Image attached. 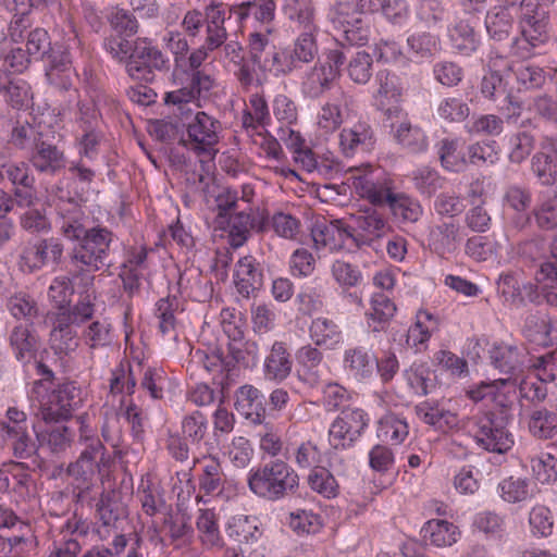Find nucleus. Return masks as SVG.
<instances>
[{
	"mask_svg": "<svg viewBox=\"0 0 557 557\" xmlns=\"http://www.w3.org/2000/svg\"><path fill=\"white\" fill-rule=\"evenodd\" d=\"M519 35L511 40V53L522 60L549 40V13L539 0H521L518 12Z\"/></svg>",
	"mask_w": 557,
	"mask_h": 557,
	"instance_id": "nucleus-1",
	"label": "nucleus"
},
{
	"mask_svg": "<svg viewBox=\"0 0 557 557\" xmlns=\"http://www.w3.org/2000/svg\"><path fill=\"white\" fill-rule=\"evenodd\" d=\"M77 444L82 447L78 458L67 467V473L76 479L89 480L110 467L111 456L91 425L87 414L76 418Z\"/></svg>",
	"mask_w": 557,
	"mask_h": 557,
	"instance_id": "nucleus-2",
	"label": "nucleus"
},
{
	"mask_svg": "<svg viewBox=\"0 0 557 557\" xmlns=\"http://www.w3.org/2000/svg\"><path fill=\"white\" fill-rule=\"evenodd\" d=\"M247 483L258 497L275 502L297 491L299 476L286 461L274 459L251 469Z\"/></svg>",
	"mask_w": 557,
	"mask_h": 557,
	"instance_id": "nucleus-3",
	"label": "nucleus"
},
{
	"mask_svg": "<svg viewBox=\"0 0 557 557\" xmlns=\"http://www.w3.org/2000/svg\"><path fill=\"white\" fill-rule=\"evenodd\" d=\"M114 234L100 224L94 225L84 236L75 242L72 248L71 261L81 271L98 272L111 267L109 260Z\"/></svg>",
	"mask_w": 557,
	"mask_h": 557,
	"instance_id": "nucleus-4",
	"label": "nucleus"
},
{
	"mask_svg": "<svg viewBox=\"0 0 557 557\" xmlns=\"http://www.w3.org/2000/svg\"><path fill=\"white\" fill-rule=\"evenodd\" d=\"M186 136L180 145L199 157L214 159L219 149L221 123L203 111H198L186 124Z\"/></svg>",
	"mask_w": 557,
	"mask_h": 557,
	"instance_id": "nucleus-5",
	"label": "nucleus"
},
{
	"mask_svg": "<svg viewBox=\"0 0 557 557\" xmlns=\"http://www.w3.org/2000/svg\"><path fill=\"white\" fill-rule=\"evenodd\" d=\"M474 440L483 449L505 454L513 445V436L507 430V416H497L493 410L483 411L472 418Z\"/></svg>",
	"mask_w": 557,
	"mask_h": 557,
	"instance_id": "nucleus-6",
	"label": "nucleus"
},
{
	"mask_svg": "<svg viewBox=\"0 0 557 557\" xmlns=\"http://www.w3.org/2000/svg\"><path fill=\"white\" fill-rule=\"evenodd\" d=\"M169 69V60L163 52L147 37L133 41V52L126 65V73L137 81H152L154 71Z\"/></svg>",
	"mask_w": 557,
	"mask_h": 557,
	"instance_id": "nucleus-7",
	"label": "nucleus"
},
{
	"mask_svg": "<svg viewBox=\"0 0 557 557\" xmlns=\"http://www.w3.org/2000/svg\"><path fill=\"white\" fill-rule=\"evenodd\" d=\"M368 413L358 407H344L329 430V440L335 449L354 446L369 424Z\"/></svg>",
	"mask_w": 557,
	"mask_h": 557,
	"instance_id": "nucleus-8",
	"label": "nucleus"
},
{
	"mask_svg": "<svg viewBox=\"0 0 557 557\" xmlns=\"http://www.w3.org/2000/svg\"><path fill=\"white\" fill-rule=\"evenodd\" d=\"M83 401L82 389L74 382L60 384L41 404L40 417L45 423L62 422L72 417V412Z\"/></svg>",
	"mask_w": 557,
	"mask_h": 557,
	"instance_id": "nucleus-9",
	"label": "nucleus"
},
{
	"mask_svg": "<svg viewBox=\"0 0 557 557\" xmlns=\"http://www.w3.org/2000/svg\"><path fill=\"white\" fill-rule=\"evenodd\" d=\"M350 239L356 247L371 246L376 239L385 236L391 226L381 208L366 207L351 215Z\"/></svg>",
	"mask_w": 557,
	"mask_h": 557,
	"instance_id": "nucleus-10",
	"label": "nucleus"
},
{
	"mask_svg": "<svg viewBox=\"0 0 557 557\" xmlns=\"http://www.w3.org/2000/svg\"><path fill=\"white\" fill-rule=\"evenodd\" d=\"M355 193L373 208H384L395 190L393 182L379 172L368 169L351 175Z\"/></svg>",
	"mask_w": 557,
	"mask_h": 557,
	"instance_id": "nucleus-11",
	"label": "nucleus"
},
{
	"mask_svg": "<svg viewBox=\"0 0 557 557\" xmlns=\"http://www.w3.org/2000/svg\"><path fill=\"white\" fill-rule=\"evenodd\" d=\"M63 250V245L54 237L27 242L20 255L18 265L23 272L34 273L49 262L58 264Z\"/></svg>",
	"mask_w": 557,
	"mask_h": 557,
	"instance_id": "nucleus-12",
	"label": "nucleus"
},
{
	"mask_svg": "<svg viewBox=\"0 0 557 557\" xmlns=\"http://www.w3.org/2000/svg\"><path fill=\"white\" fill-rule=\"evenodd\" d=\"M39 135V141L30 152L29 163L39 173L55 174L66 164L64 152L57 145V133L50 127L46 134Z\"/></svg>",
	"mask_w": 557,
	"mask_h": 557,
	"instance_id": "nucleus-13",
	"label": "nucleus"
},
{
	"mask_svg": "<svg viewBox=\"0 0 557 557\" xmlns=\"http://www.w3.org/2000/svg\"><path fill=\"white\" fill-rule=\"evenodd\" d=\"M181 85L178 89L165 94L164 102L176 106L185 113V106L210 92L214 86V78L206 72L186 73Z\"/></svg>",
	"mask_w": 557,
	"mask_h": 557,
	"instance_id": "nucleus-14",
	"label": "nucleus"
},
{
	"mask_svg": "<svg viewBox=\"0 0 557 557\" xmlns=\"http://www.w3.org/2000/svg\"><path fill=\"white\" fill-rule=\"evenodd\" d=\"M96 224L75 201L67 200L58 206L59 230L71 242H76Z\"/></svg>",
	"mask_w": 557,
	"mask_h": 557,
	"instance_id": "nucleus-15",
	"label": "nucleus"
},
{
	"mask_svg": "<svg viewBox=\"0 0 557 557\" xmlns=\"http://www.w3.org/2000/svg\"><path fill=\"white\" fill-rule=\"evenodd\" d=\"M492 364L502 373L508 374L513 379L523 372L528 367V352L523 346L500 343L494 345L490 350Z\"/></svg>",
	"mask_w": 557,
	"mask_h": 557,
	"instance_id": "nucleus-16",
	"label": "nucleus"
},
{
	"mask_svg": "<svg viewBox=\"0 0 557 557\" xmlns=\"http://www.w3.org/2000/svg\"><path fill=\"white\" fill-rule=\"evenodd\" d=\"M375 144L371 125L366 121L344 127L339 133V147L346 157H352L359 152H368Z\"/></svg>",
	"mask_w": 557,
	"mask_h": 557,
	"instance_id": "nucleus-17",
	"label": "nucleus"
},
{
	"mask_svg": "<svg viewBox=\"0 0 557 557\" xmlns=\"http://www.w3.org/2000/svg\"><path fill=\"white\" fill-rule=\"evenodd\" d=\"M226 220L230 244L234 248H238L247 242L251 230L263 233L268 226V222L264 218L257 220L253 216L251 208L239 210L231 214Z\"/></svg>",
	"mask_w": 557,
	"mask_h": 557,
	"instance_id": "nucleus-18",
	"label": "nucleus"
},
{
	"mask_svg": "<svg viewBox=\"0 0 557 557\" xmlns=\"http://www.w3.org/2000/svg\"><path fill=\"white\" fill-rule=\"evenodd\" d=\"M350 226L343 224L341 220L317 222L311 230V237L317 250L329 248L336 251L344 247L350 239Z\"/></svg>",
	"mask_w": 557,
	"mask_h": 557,
	"instance_id": "nucleus-19",
	"label": "nucleus"
},
{
	"mask_svg": "<svg viewBox=\"0 0 557 557\" xmlns=\"http://www.w3.org/2000/svg\"><path fill=\"white\" fill-rule=\"evenodd\" d=\"M354 103V98L343 89H338L332 98L325 102L318 115V125L325 133H332L339 128L344 122V111Z\"/></svg>",
	"mask_w": 557,
	"mask_h": 557,
	"instance_id": "nucleus-20",
	"label": "nucleus"
},
{
	"mask_svg": "<svg viewBox=\"0 0 557 557\" xmlns=\"http://www.w3.org/2000/svg\"><path fill=\"white\" fill-rule=\"evenodd\" d=\"M293 359L284 342L275 341L263 363V374L269 381L283 382L292 373Z\"/></svg>",
	"mask_w": 557,
	"mask_h": 557,
	"instance_id": "nucleus-21",
	"label": "nucleus"
},
{
	"mask_svg": "<svg viewBox=\"0 0 557 557\" xmlns=\"http://www.w3.org/2000/svg\"><path fill=\"white\" fill-rule=\"evenodd\" d=\"M234 282L237 292L249 297L251 293L259 289L263 283V273L260 264L251 256L240 258L235 267Z\"/></svg>",
	"mask_w": 557,
	"mask_h": 557,
	"instance_id": "nucleus-22",
	"label": "nucleus"
},
{
	"mask_svg": "<svg viewBox=\"0 0 557 557\" xmlns=\"http://www.w3.org/2000/svg\"><path fill=\"white\" fill-rule=\"evenodd\" d=\"M262 393L252 385L240 386L236 391V410L255 424H261L265 418Z\"/></svg>",
	"mask_w": 557,
	"mask_h": 557,
	"instance_id": "nucleus-23",
	"label": "nucleus"
},
{
	"mask_svg": "<svg viewBox=\"0 0 557 557\" xmlns=\"http://www.w3.org/2000/svg\"><path fill=\"white\" fill-rule=\"evenodd\" d=\"M9 344L17 361L23 364L35 360L38 338L28 325L17 324L9 334Z\"/></svg>",
	"mask_w": 557,
	"mask_h": 557,
	"instance_id": "nucleus-24",
	"label": "nucleus"
},
{
	"mask_svg": "<svg viewBox=\"0 0 557 557\" xmlns=\"http://www.w3.org/2000/svg\"><path fill=\"white\" fill-rule=\"evenodd\" d=\"M45 430L36 431V437L41 447H47L52 454L66 451L74 440V432L61 422L46 423Z\"/></svg>",
	"mask_w": 557,
	"mask_h": 557,
	"instance_id": "nucleus-25",
	"label": "nucleus"
},
{
	"mask_svg": "<svg viewBox=\"0 0 557 557\" xmlns=\"http://www.w3.org/2000/svg\"><path fill=\"white\" fill-rule=\"evenodd\" d=\"M460 242V226L455 222H443L430 231L429 245L438 255L456 251Z\"/></svg>",
	"mask_w": 557,
	"mask_h": 557,
	"instance_id": "nucleus-26",
	"label": "nucleus"
},
{
	"mask_svg": "<svg viewBox=\"0 0 557 557\" xmlns=\"http://www.w3.org/2000/svg\"><path fill=\"white\" fill-rule=\"evenodd\" d=\"M416 412L424 423L443 432L458 426L459 423L457 413L435 403L422 401L416 406Z\"/></svg>",
	"mask_w": 557,
	"mask_h": 557,
	"instance_id": "nucleus-27",
	"label": "nucleus"
},
{
	"mask_svg": "<svg viewBox=\"0 0 557 557\" xmlns=\"http://www.w3.org/2000/svg\"><path fill=\"white\" fill-rule=\"evenodd\" d=\"M385 207L388 208L391 215L398 223H416L423 212L418 200L396 189Z\"/></svg>",
	"mask_w": 557,
	"mask_h": 557,
	"instance_id": "nucleus-28",
	"label": "nucleus"
},
{
	"mask_svg": "<svg viewBox=\"0 0 557 557\" xmlns=\"http://www.w3.org/2000/svg\"><path fill=\"white\" fill-rule=\"evenodd\" d=\"M484 24L492 40L505 41L509 39L512 33L515 17L506 7H493L486 12Z\"/></svg>",
	"mask_w": 557,
	"mask_h": 557,
	"instance_id": "nucleus-29",
	"label": "nucleus"
},
{
	"mask_svg": "<svg viewBox=\"0 0 557 557\" xmlns=\"http://www.w3.org/2000/svg\"><path fill=\"white\" fill-rule=\"evenodd\" d=\"M396 310V305L385 294L375 293L371 298V309L366 313L369 329L374 333L385 331Z\"/></svg>",
	"mask_w": 557,
	"mask_h": 557,
	"instance_id": "nucleus-30",
	"label": "nucleus"
},
{
	"mask_svg": "<svg viewBox=\"0 0 557 557\" xmlns=\"http://www.w3.org/2000/svg\"><path fill=\"white\" fill-rule=\"evenodd\" d=\"M396 143L411 153H420L428 149V137L424 131L409 121L392 125Z\"/></svg>",
	"mask_w": 557,
	"mask_h": 557,
	"instance_id": "nucleus-31",
	"label": "nucleus"
},
{
	"mask_svg": "<svg viewBox=\"0 0 557 557\" xmlns=\"http://www.w3.org/2000/svg\"><path fill=\"white\" fill-rule=\"evenodd\" d=\"M453 48L462 55H471L481 46V37L469 20L458 21L450 30Z\"/></svg>",
	"mask_w": 557,
	"mask_h": 557,
	"instance_id": "nucleus-32",
	"label": "nucleus"
},
{
	"mask_svg": "<svg viewBox=\"0 0 557 557\" xmlns=\"http://www.w3.org/2000/svg\"><path fill=\"white\" fill-rule=\"evenodd\" d=\"M421 537L426 545L450 546L457 541V527L446 520H430L421 529Z\"/></svg>",
	"mask_w": 557,
	"mask_h": 557,
	"instance_id": "nucleus-33",
	"label": "nucleus"
},
{
	"mask_svg": "<svg viewBox=\"0 0 557 557\" xmlns=\"http://www.w3.org/2000/svg\"><path fill=\"white\" fill-rule=\"evenodd\" d=\"M335 79L334 71L330 66L315 64L306 75L301 84V91L310 99H318L331 89Z\"/></svg>",
	"mask_w": 557,
	"mask_h": 557,
	"instance_id": "nucleus-34",
	"label": "nucleus"
},
{
	"mask_svg": "<svg viewBox=\"0 0 557 557\" xmlns=\"http://www.w3.org/2000/svg\"><path fill=\"white\" fill-rule=\"evenodd\" d=\"M206 15V28H205V40L202 46L211 52L219 50L228 38L227 30L225 28V12L215 11L212 13H205Z\"/></svg>",
	"mask_w": 557,
	"mask_h": 557,
	"instance_id": "nucleus-35",
	"label": "nucleus"
},
{
	"mask_svg": "<svg viewBox=\"0 0 557 557\" xmlns=\"http://www.w3.org/2000/svg\"><path fill=\"white\" fill-rule=\"evenodd\" d=\"M528 428L536 438H553L557 434V413L544 407L535 408L529 416Z\"/></svg>",
	"mask_w": 557,
	"mask_h": 557,
	"instance_id": "nucleus-36",
	"label": "nucleus"
},
{
	"mask_svg": "<svg viewBox=\"0 0 557 557\" xmlns=\"http://www.w3.org/2000/svg\"><path fill=\"white\" fill-rule=\"evenodd\" d=\"M82 338L90 349L108 347L113 343V326L107 318L97 319L87 324Z\"/></svg>",
	"mask_w": 557,
	"mask_h": 557,
	"instance_id": "nucleus-37",
	"label": "nucleus"
},
{
	"mask_svg": "<svg viewBox=\"0 0 557 557\" xmlns=\"http://www.w3.org/2000/svg\"><path fill=\"white\" fill-rule=\"evenodd\" d=\"M309 333L317 346L334 348L342 342L339 326L326 318H317L311 322Z\"/></svg>",
	"mask_w": 557,
	"mask_h": 557,
	"instance_id": "nucleus-38",
	"label": "nucleus"
},
{
	"mask_svg": "<svg viewBox=\"0 0 557 557\" xmlns=\"http://www.w3.org/2000/svg\"><path fill=\"white\" fill-rule=\"evenodd\" d=\"M345 364L358 379H366L372 375L376 364V358L370 350L363 347L347 349L344 356Z\"/></svg>",
	"mask_w": 557,
	"mask_h": 557,
	"instance_id": "nucleus-39",
	"label": "nucleus"
},
{
	"mask_svg": "<svg viewBox=\"0 0 557 557\" xmlns=\"http://www.w3.org/2000/svg\"><path fill=\"white\" fill-rule=\"evenodd\" d=\"M96 511L103 525H114L115 522L126 516L124 505L120 500V494L115 491L103 492L96 504Z\"/></svg>",
	"mask_w": 557,
	"mask_h": 557,
	"instance_id": "nucleus-40",
	"label": "nucleus"
},
{
	"mask_svg": "<svg viewBox=\"0 0 557 557\" xmlns=\"http://www.w3.org/2000/svg\"><path fill=\"white\" fill-rule=\"evenodd\" d=\"M516 393V379L494 380L491 401L495 408L499 409V416H507L508 420H510V411L515 403Z\"/></svg>",
	"mask_w": 557,
	"mask_h": 557,
	"instance_id": "nucleus-41",
	"label": "nucleus"
},
{
	"mask_svg": "<svg viewBox=\"0 0 557 557\" xmlns=\"http://www.w3.org/2000/svg\"><path fill=\"white\" fill-rule=\"evenodd\" d=\"M497 491L502 499L509 504L525 502L533 496L531 482L516 476H509L499 482Z\"/></svg>",
	"mask_w": 557,
	"mask_h": 557,
	"instance_id": "nucleus-42",
	"label": "nucleus"
},
{
	"mask_svg": "<svg viewBox=\"0 0 557 557\" xmlns=\"http://www.w3.org/2000/svg\"><path fill=\"white\" fill-rule=\"evenodd\" d=\"M202 473L199 475V487L206 494L220 493L224 486L225 476L222 466L215 457L203 458Z\"/></svg>",
	"mask_w": 557,
	"mask_h": 557,
	"instance_id": "nucleus-43",
	"label": "nucleus"
},
{
	"mask_svg": "<svg viewBox=\"0 0 557 557\" xmlns=\"http://www.w3.org/2000/svg\"><path fill=\"white\" fill-rule=\"evenodd\" d=\"M50 126L37 124L32 125L27 122H16L12 128L10 143L17 149H32L38 144L39 134H46Z\"/></svg>",
	"mask_w": 557,
	"mask_h": 557,
	"instance_id": "nucleus-44",
	"label": "nucleus"
},
{
	"mask_svg": "<svg viewBox=\"0 0 557 557\" xmlns=\"http://www.w3.org/2000/svg\"><path fill=\"white\" fill-rule=\"evenodd\" d=\"M407 422L395 413H386L379 421L377 436L385 442L398 445L408 436Z\"/></svg>",
	"mask_w": 557,
	"mask_h": 557,
	"instance_id": "nucleus-45",
	"label": "nucleus"
},
{
	"mask_svg": "<svg viewBox=\"0 0 557 557\" xmlns=\"http://www.w3.org/2000/svg\"><path fill=\"white\" fill-rule=\"evenodd\" d=\"M366 0L337 1L329 11V20L335 29L345 26L364 14Z\"/></svg>",
	"mask_w": 557,
	"mask_h": 557,
	"instance_id": "nucleus-46",
	"label": "nucleus"
},
{
	"mask_svg": "<svg viewBox=\"0 0 557 557\" xmlns=\"http://www.w3.org/2000/svg\"><path fill=\"white\" fill-rule=\"evenodd\" d=\"M459 143L457 139L444 138L438 144V157L442 166L455 173H460L467 168V160L458 149Z\"/></svg>",
	"mask_w": 557,
	"mask_h": 557,
	"instance_id": "nucleus-47",
	"label": "nucleus"
},
{
	"mask_svg": "<svg viewBox=\"0 0 557 557\" xmlns=\"http://www.w3.org/2000/svg\"><path fill=\"white\" fill-rule=\"evenodd\" d=\"M310 488L325 498L336 497L338 494V483L334 475L324 467L315 466L308 475Z\"/></svg>",
	"mask_w": 557,
	"mask_h": 557,
	"instance_id": "nucleus-48",
	"label": "nucleus"
},
{
	"mask_svg": "<svg viewBox=\"0 0 557 557\" xmlns=\"http://www.w3.org/2000/svg\"><path fill=\"white\" fill-rule=\"evenodd\" d=\"M27 529L26 533L21 535H13L10 537L4 536L5 548L3 549V557H29L36 552L38 542L34 533Z\"/></svg>",
	"mask_w": 557,
	"mask_h": 557,
	"instance_id": "nucleus-49",
	"label": "nucleus"
},
{
	"mask_svg": "<svg viewBox=\"0 0 557 557\" xmlns=\"http://www.w3.org/2000/svg\"><path fill=\"white\" fill-rule=\"evenodd\" d=\"M182 437L191 445H199L208 432V420L206 416L195 410L186 414L181 423Z\"/></svg>",
	"mask_w": 557,
	"mask_h": 557,
	"instance_id": "nucleus-50",
	"label": "nucleus"
},
{
	"mask_svg": "<svg viewBox=\"0 0 557 557\" xmlns=\"http://www.w3.org/2000/svg\"><path fill=\"white\" fill-rule=\"evenodd\" d=\"M342 32V42L350 46H363L370 38V18L364 13L362 17L346 22L345 26L337 28Z\"/></svg>",
	"mask_w": 557,
	"mask_h": 557,
	"instance_id": "nucleus-51",
	"label": "nucleus"
},
{
	"mask_svg": "<svg viewBox=\"0 0 557 557\" xmlns=\"http://www.w3.org/2000/svg\"><path fill=\"white\" fill-rule=\"evenodd\" d=\"M342 32V42L350 46H363L370 38V18L364 13L362 17L346 22L345 26L337 28Z\"/></svg>",
	"mask_w": 557,
	"mask_h": 557,
	"instance_id": "nucleus-52",
	"label": "nucleus"
},
{
	"mask_svg": "<svg viewBox=\"0 0 557 557\" xmlns=\"http://www.w3.org/2000/svg\"><path fill=\"white\" fill-rule=\"evenodd\" d=\"M528 368L535 372L542 383L557 380V350L541 356H532L528 360Z\"/></svg>",
	"mask_w": 557,
	"mask_h": 557,
	"instance_id": "nucleus-53",
	"label": "nucleus"
},
{
	"mask_svg": "<svg viewBox=\"0 0 557 557\" xmlns=\"http://www.w3.org/2000/svg\"><path fill=\"white\" fill-rule=\"evenodd\" d=\"M469 106L458 97L444 98L436 108L438 119L447 123L462 122L469 116Z\"/></svg>",
	"mask_w": 557,
	"mask_h": 557,
	"instance_id": "nucleus-54",
	"label": "nucleus"
},
{
	"mask_svg": "<svg viewBox=\"0 0 557 557\" xmlns=\"http://www.w3.org/2000/svg\"><path fill=\"white\" fill-rule=\"evenodd\" d=\"M178 309V301L175 297L161 298L156 304V317L159 319V330L163 335L175 337L176 326L175 312Z\"/></svg>",
	"mask_w": 557,
	"mask_h": 557,
	"instance_id": "nucleus-55",
	"label": "nucleus"
},
{
	"mask_svg": "<svg viewBox=\"0 0 557 557\" xmlns=\"http://www.w3.org/2000/svg\"><path fill=\"white\" fill-rule=\"evenodd\" d=\"M373 59L366 51L356 52L346 66L349 78L359 85L367 84L372 76Z\"/></svg>",
	"mask_w": 557,
	"mask_h": 557,
	"instance_id": "nucleus-56",
	"label": "nucleus"
},
{
	"mask_svg": "<svg viewBox=\"0 0 557 557\" xmlns=\"http://www.w3.org/2000/svg\"><path fill=\"white\" fill-rule=\"evenodd\" d=\"M531 172L543 186H552L556 182L557 171L553 163V157L545 151H537L533 154Z\"/></svg>",
	"mask_w": 557,
	"mask_h": 557,
	"instance_id": "nucleus-57",
	"label": "nucleus"
},
{
	"mask_svg": "<svg viewBox=\"0 0 557 557\" xmlns=\"http://www.w3.org/2000/svg\"><path fill=\"white\" fill-rule=\"evenodd\" d=\"M296 67L294 55L285 50H277L272 47L267 52L259 69L273 72L275 75L287 74Z\"/></svg>",
	"mask_w": 557,
	"mask_h": 557,
	"instance_id": "nucleus-58",
	"label": "nucleus"
},
{
	"mask_svg": "<svg viewBox=\"0 0 557 557\" xmlns=\"http://www.w3.org/2000/svg\"><path fill=\"white\" fill-rule=\"evenodd\" d=\"M7 435L12 440V448L15 457L26 459L37 451V445L28 432V426L23 429L20 426L12 428Z\"/></svg>",
	"mask_w": 557,
	"mask_h": 557,
	"instance_id": "nucleus-59",
	"label": "nucleus"
},
{
	"mask_svg": "<svg viewBox=\"0 0 557 557\" xmlns=\"http://www.w3.org/2000/svg\"><path fill=\"white\" fill-rule=\"evenodd\" d=\"M287 9L289 17L296 21L299 24V26L302 27V32L314 33V9L311 0H288Z\"/></svg>",
	"mask_w": 557,
	"mask_h": 557,
	"instance_id": "nucleus-60",
	"label": "nucleus"
},
{
	"mask_svg": "<svg viewBox=\"0 0 557 557\" xmlns=\"http://www.w3.org/2000/svg\"><path fill=\"white\" fill-rule=\"evenodd\" d=\"M549 257L552 260L541 263L535 277L544 287L555 289L557 286V234L549 243Z\"/></svg>",
	"mask_w": 557,
	"mask_h": 557,
	"instance_id": "nucleus-61",
	"label": "nucleus"
},
{
	"mask_svg": "<svg viewBox=\"0 0 557 557\" xmlns=\"http://www.w3.org/2000/svg\"><path fill=\"white\" fill-rule=\"evenodd\" d=\"M323 358V352L310 344L301 346L296 351V360L310 375L311 383L318 381V368L322 364Z\"/></svg>",
	"mask_w": 557,
	"mask_h": 557,
	"instance_id": "nucleus-62",
	"label": "nucleus"
},
{
	"mask_svg": "<svg viewBox=\"0 0 557 557\" xmlns=\"http://www.w3.org/2000/svg\"><path fill=\"white\" fill-rule=\"evenodd\" d=\"M504 129V121L495 114L473 116L468 132L474 135L498 136Z\"/></svg>",
	"mask_w": 557,
	"mask_h": 557,
	"instance_id": "nucleus-63",
	"label": "nucleus"
},
{
	"mask_svg": "<svg viewBox=\"0 0 557 557\" xmlns=\"http://www.w3.org/2000/svg\"><path fill=\"white\" fill-rule=\"evenodd\" d=\"M511 150L509 152V161L511 163L520 164L532 152L535 146V138L529 132H518L510 138Z\"/></svg>",
	"mask_w": 557,
	"mask_h": 557,
	"instance_id": "nucleus-64",
	"label": "nucleus"
}]
</instances>
